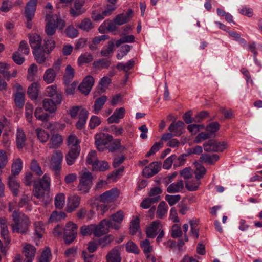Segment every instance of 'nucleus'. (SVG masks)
<instances>
[{"mask_svg": "<svg viewBox=\"0 0 262 262\" xmlns=\"http://www.w3.org/2000/svg\"><path fill=\"white\" fill-rule=\"evenodd\" d=\"M61 94H57L54 98V100L51 99H45L43 101V107L46 111L50 113H54L56 111L57 104L61 103L62 101Z\"/></svg>", "mask_w": 262, "mask_h": 262, "instance_id": "8", "label": "nucleus"}, {"mask_svg": "<svg viewBox=\"0 0 262 262\" xmlns=\"http://www.w3.org/2000/svg\"><path fill=\"white\" fill-rule=\"evenodd\" d=\"M200 180L195 179L194 180H188L185 182V187L189 191H193L198 190L200 185Z\"/></svg>", "mask_w": 262, "mask_h": 262, "instance_id": "37", "label": "nucleus"}, {"mask_svg": "<svg viewBox=\"0 0 262 262\" xmlns=\"http://www.w3.org/2000/svg\"><path fill=\"white\" fill-rule=\"evenodd\" d=\"M168 206L164 201H161L158 206L157 217L162 219L167 215Z\"/></svg>", "mask_w": 262, "mask_h": 262, "instance_id": "26", "label": "nucleus"}, {"mask_svg": "<svg viewBox=\"0 0 262 262\" xmlns=\"http://www.w3.org/2000/svg\"><path fill=\"white\" fill-rule=\"evenodd\" d=\"M227 146L225 142H218L215 140H210L203 145L204 150L207 152H222Z\"/></svg>", "mask_w": 262, "mask_h": 262, "instance_id": "6", "label": "nucleus"}, {"mask_svg": "<svg viewBox=\"0 0 262 262\" xmlns=\"http://www.w3.org/2000/svg\"><path fill=\"white\" fill-rule=\"evenodd\" d=\"M94 178L91 172L89 171H81L80 173L79 183L77 186V190L81 193H87L89 192L93 185Z\"/></svg>", "mask_w": 262, "mask_h": 262, "instance_id": "3", "label": "nucleus"}, {"mask_svg": "<svg viewBox=\"0 0 262 262\" xmlns=\"http://www.w3.org/2000/svg\"><path fill=\"white\" fill-rule=\"evenodd\" d=\"M109 165L107 162L104 161H98L97 162L94 164V166H93V168H92L93 170L95 171H105L108 169Z\"/></svg>", "mask_w": 262, "mask_h": 262, "instance_id": "48", "label": "nucleus"}, {"mask_svg": "<svg viewBox=\"0 0 262 262\" xmlns=\"http://www.w3.org/2000/svg\"><path fill=\"white\" fill-rule=\"evenodd\" d=\"M13 223L11 224L13 232L26 234L30 225L29 218L24 213L14 211L12 213Z\"/></svg>", "mask_w": 262, "mask_h": 262, "instance_id": "1", "label": "nucleus"}, {"mask_svg": "<svg viewBox=\"0 0 262 262\" xmlns=\"http://www.w3.org/2000/svg\"><path fill=\"white\" fill-rule=\"evenodd\" d=\"M191 226L190 235L193 238L196 239L199 238V228L198 227V221L190 220L189 222Z\"/></svg>", "mask_w": 262, "mask_h": 262, "instance_id": "45", "label": "nucleus"}, {"mask_svg": "<svg viewBox=\"0 0 262 262\" xmlns=\"http://www.w3.org/2000/svg\"><path fill=\"white\" fill-rule=\"evenodd\" d=\"M10 67L9 64L0 62V73L7 80L10 79V72L8 71Z\"/></svg>", "mask_w": 262, "mask_h": 262, "instance_id": "52", "label": "nucleus"}, {"mask_svg": "<svg viewBox=\"0 0 262 262\" xmlns=\"http://www.w3.org/2000/svg\"><path fill=\"white\" fill-rule=\"evenodd\" d=\"M80 233L83 236H88L95 232V225L91 224L88 226H83L80 228Z\"/></svg>", "mask_w": 262, "mask_h": 262, "instance_id": "51", "label": "nucleus"}, {"mask_svg": "<svg viewBox=\"0 0 262 262\" xmlns=\"http://www.w3.org/2000/svg\"><path fill=\"white\" fill-rule=\"evenodd\" d=\"M15 88L17 91L14 95V101L16 105L21 108L25 103V91L23 90L22 86L17 84L15 85Z\"/></svg>", "mask_w": 262, "mask_h": 262, "instance_id": "12", "label": "nucleus"}, {"mask_svg": "<svg viewBox=\"0 0 262 262\" xmlns=\"http://www.w3.org/2000/svg\"><path fill=\"white\" fill-rule=\"evenodd\" d=\"M98 161L96 152L95 151H91L87 156V163L89 165H91L92 168H93L94 164L97 162Z\"/></svg>", "mask_w": 262, "mask_h": 262, "instance_id": "57", "label": "nucleus"}, {"mask_svg": "<svg viewBox=\"0 0 262 262\" xmlns=\"http://www.w3.org/2000/svg\"><path fill=\"white\" fill-rule=\"evenodd\" d=\"M38 84L34 82L28 89V94L29 97L32 99H36L38 97Z\"/></svg>", "mask_w": 262, "mask_h": 262, "instance_id": "44", "label": "nucleus"}, {"mask_svg": "<svg viewBox=\"0 0 262 262\" xmlns=\"http://www.w3.org/2000/svg\"><path fill=\"white\" fill-rule=\"evenodd\" d=\"M75 75L74 69L70 66L68 65L66 68L65 73L63 76L64 82L66 84H69Z\"/></svg>", "mask_w": 262, "mask_h": 262, "instance_id": "34", "label": "nucleus"}, {"mask_svg": "<svg viewBox=\"0 0 262 262\" xmlns=\"http://www.w3.org/2000/svg\"><path fill=\"white\" fill-rule=\"evenodd\" d=\"M114 237L112 235H106L99 240V244L102 248H104L109 245L114 241Z\"/></svg>", "mask_w": 262, "mask_h": 262, "instance_id": "56", "label": "nucleus"}, {"mask_svg": "<svg viewBox=\"0 0 262 262\" xmlns=\"http://www.w3.org/2000/svg\"><path fill=\"white\" fill-rule=\"evenodd\" d=\"M140 247L147 257H149L150 253L153 250L152 246H151L149 241L147 239H145L141 241Z\"/></svg>", "mask_w": 262, "mask_h": 262, "instance_id": "38", "label": "nucleus"}, {"mask_svg": "<svg viewBox=\"0 0 262 262\" xmlns=\"http://www.w3.org/2000/svg\"><path fill=\"white\" fill-rule=\"evenodd\" d=\"M34 116L37 119L45 121H47L49 119V115L43 112V110L41 107H37L35 111Z\"/></svg>", "mask_w": 262, "mask_h": 262, "instance_id": "47", "label": "nucleus"}, {"mask_svg": "<svg viewBox=\"0 0 262 262\" xmlns=\"http://www.w3.org/2000/svg\"><path fill=\"white\" fill-rule=\"evenodd\" d=\"M220 128V125L217 122H213L209 124L206 127V130L211 136L213 134L217 132Z\"/></svg>", "mask_w": 262, "mask_h": 262, "instance_id": "59", "label": "nucleus"}, {"mask_svg": "<svg viewBox=\"0 0 262 262\" xmlns=\"http://www.w3.org/2000/svg\"><path fill=\"white\" fill-rule=\"evenodd\" d=\"M120 248L116 246L111 250L106 256V262H121Z\"/></svg>", "mask_w": 262, "mask_h": 262, "instance_id": "17", "label": "nucleus"}, {"mask_svg": "<svg viewBox=\"0 0 262 262\" xmlns=\"http://www.w3.org/2000/svg\"><path fill=\"white\" fill-rule=\"evenodd\" d=\"M37 0H30L26 4L25 14L27 18L32 20L36 11Z\"/></svg>", "mask_w": 262, "mask_h": 262, "instance_id": "20", "label": "nucleus"}, {"mask_svg": "<svg viewBox=\"0 0 262 262\" xmlns=\"http://www.w3.org/2000/svg\"><path fill=\"white\" fill-rule=\"evenodd\" d=\"M184 188L183 181L180 180L170 184L167 188V191L169 193H176L181 192Z\"/></svg>", "mask_w": 262, "mask_h": 262, "instance_id": "23", "label": "nucleus"}, {"mask_svg": "<svg viewBox=\"0 0 262 262\" xmlns=\"http://www.w3.org/2000/svg\"><path fill=\"white\" fill-rule=\"evenodd\" d=\"M126 251L130 253L137 254L139 253V249L137 246L132 241H129L126 245Z\"/></svg>", "mask_w": 262, "mask_h": 262, "instance_id": "64", "label": "nucleus"}, {"mask_svg": "<svg viewBox=\"0 0 262 262\" xmlns=\"http://www.w3.org/2000/svg\"><path fill=\"white\" fill-rule=\"evenodd\" d=\"M81 198L79 196L74 194L70 195L68 199L67 211L72 212L79 206Z\"/></svg>", "mask_w": 262, "mask_h": 262, "instance_id": "19", "label": "nucleus"}, {"mask_svg": "<svg viewBox=\"0 0 262 262\" xmlns=\"http://www.w3.org/2000/svg\"><path fill=\"white\" fill-rule=\"evenodd\" d=\"M35 233L38 238L42 237L45 232V225L41 221L35 222L34 223Z\"/></svg>", "mask_w": 262, "mask_h": 262, "instance_id": "40", "label": "nucleus"}, {"mask_svg": "<svg viewBox=\"0 0 262 262\" xmlns=\"http://www.w3.org/2000/svg\"><path fill=\"white\" fill-rule=\"evenodd\" d=\"M88 112L86 110H81L79 115V120L76 124L77 129H81L83 127L88 118Z\"/></svg>", "mask_w": 262, "mask_h": 262, "instance_id": "28", "label": "nucleus"}, {"mask_svg": "<svg viewBox=\"0 0 262 262\" xmlns=\"http://www.w3.org/2000/svg\"><path fill=\"white\" fill-rule=\"evenodd\" d=\"M26 136L24 131L18 128L16 132V144L18 148H22L25 145Z\"/></svg>", "mask_w": 262, "mask_h": 262, "instance_id": "25", "label": "nucleus"}, {"mask_svg": "<svg viewBox=\"0 0 262 262\" xmlns=\"http://www.w3.org/2000/svg\"><path fill=\"white\" fill-rule=\"evenodd\" d=\"M162 228L161 222L158 221L152 222L147 228L146 230V235L149 238H154Z\"/></svg>", "mask_w": 262, "mask_h": 262, "instance_id": "16", "label": "nucleus"}, {"mask_svg": "<svg viewBox=\"0 0 262 262\" xmlns=\"http://www.w3.org/2000/svg\"><path fill=\"white\" fill-rule=\"evenodd\" d=\"M162 192V190L160 187H155L151 188L149 191V198H150L152 200H154V203H157L161 199L160 194Z\"/></svg>", "mask_w": 262, "mask_h": 262, "instance_id": "31", "label": "nucleus"}, {"mask_svg": "<svg viewBox=\"0 0 262 262\" xmlns=\"http://www.w3.org/2000/svg\"><path fill=\"white\" fill-rule=\"evenodd\" d=\"M23 245V253L26 257L24 262H32L35 256L36 248L29 244L24 243Z\"/></svg>", "mask_w": 262, "mask_h": 262, "instance_id": "13", "label": "nucleus"}, {"mask_svg": "<svg viewBox=\"0 0 262 262\" xmlns=\"http://www.w3.org/2000/svg\"><path fill=\"white\" fill-rule=\"evenodd\" d=\"M22 168V160L19 158L14 159L11 166V172L12 174L14 176L18 174L21 171Z\"/></svg>", "mask_w": 262, "mask_h": 262, "instance_id": "32", "label": "nucleus"}, {"mask_svg": "<svg viewBox=\"0 0 262 262\" xmlns=\"http://www.w3.org/2000/svg\"><path fill=\"white\" fill-rule=\"evenodd\" d=\"M41 41L40 36L37 34H32L29 36V42L33 51L40 49Z\"/></svg>", "mask_w": 262, "mask_h": 262, "instance_id": "24", "label": "nucleus"}, {"mask_svg": "<svg viewBox=\"0 0 262 262\" xmlns=\"http://www.w3.org/2000/svg\"><path fill=\"white\" fill-rule=\"evenodd\" d=\"M65 203V196L63 193H59L55 198V206L56 208L61 209Z\"/></svg>", "mask_w": 262, "mask_h": 262, "instance_id": "53", "label": "nucleus"}, {"mask_svg": "<svg viewBox=\"0 0 262 262\" xmlns=\"http://www.w3.org/2000/svg\"><path fill=\"white\" fill-rule=\"evenodd\" d=\"M63 157L62 153L58 150L54 151L51 157L50 161L51 168L56 176L60 173Z\"/></svg>", "mask_w": 262, "mask_h": 262, "instance_id": "5", "label": "nucleus"}, {"mask_svg": "<svg viewBox=\"0 0 262 262\" xmlns=\"http://www.w3.org/2000/svg\"><path fill=\"white\" fill-rule=\"evenodd\" d=\"M51 183V179L48 174L45 173L38 183L34 184V195L37 199L43 198L45 192L49 191Z\"/></svg>", "mask_w": 262, "mask_h": 262, "instance_id": "2", "label": "nucleus"}, {"mask_svg": "<svg viewBox=\"0 0 262 262\" xmlns=\"http://www.w3.org/2000/svg\"><path fill=\"white\" fill-rule=\"evenodd\" d=\"M38 139L42 143L46 142L49 139V134L45 130L40 128H38L36 130Z\"/></svg>", "mask_w": 262, "mask_h": 262, "instance_id": "50", "label": "nucleus"}, {"mask_svg": "<svg viewBox=\"0 0 262 262\" xmlns=\"http://www.w3.org/2000/svg\"><path fill=\"white\" fill-rule=\"evenodd\" d=\"M8 184L10 189L13 192V194L16 196L18 194V190L20 186L14 176H10L9 177Z\"/></svg>", "mask_w": 262, "mask_h": 262, "instance_id": "27", "label": "nucleus"}, {"mask_svg": "<svg viewBox=\"0 0 262 262\" xmlns=\"http://www.w3.org/2000/svg\"><path fill=\"white\" fill-rule=\"evenodd\" d=\"M140 219L136 217L130 222V233L132 235L135 234L139 229Z\"/></svg>", "mask_w": 262, "mask_h": 262, "instance_id": "55", "label": "nucleus"}, {"mask_svg": "<svg viewBox=\"0 0 262 262\" xmlns=\"http://www.w3.org/2000/svg\"><path fill=\"white\" fill-rule=\"evenodd\" d=\"M95 145L100 151H103L105 146L113 139V137L106 133H100L95 135Z\"/></svg>", "mask_w": 262, "mask_h": 262, "instance_id": "7", "label": "nucleus"}, {"mask_svg": "<svg viewBox=\"0 0 262 262\" xmlns=\"http://www.w3.org/2000/svg\"><path fill=\"white\" fill-rule=\"evenodd\" d=\"M171 232V236L173 238L180 237L182 235L181 226L178 224H175L172 226Z\"/></svg>", "mask_w": 262, "mask_h": 262, "instance_id": "58", "label": "nucleus"}, {"mask_svg": "<svg viewBox=\"0 0 262 262\" xmlns=\"http://www.w3.org/2000/svg\"><path fill=\"white\" fill-rule=\"evenodd\" d=\"M45 52L49 53L55 48V42L52 38H46L43 45Z\"/></svg>", "mask_w": 262, "mask_h": 262, "instance_id": "54", "label": "nucleus"}, {"mask_svg": "<svg viewBox=\"0 0 262 262\" xmlns=\"http://www.w3.org/2000/svg\"><path fill=\"white\" fill-rule=\"evenodd\" d=\"M219 159V156L216 154L209 155L207 154H203L200 157L201 160L208 164H212L217 161Z\"/></svg>", "mask_w": 262, "mask_h": 262, "instance_id": "43", "label": "nucleus"}, {"mask_svg": "<svg viewBox=\"0 0 262 262\" xmlns=\"http://www.w3.org/2000/svg\"><path fill=\"white\" fill-rule=\"evenodd\" d=\"M31 170L37 175L40 176L43 173L38 162L35 159L32 160L30 164Z\"/></svg>", "mask_w": 262, "mask_h": 262, "instance_id": "49", "label": "nucleus"}, {"mask_svg": "<svg viewBox=\"0 0 262 262\" xmlns=\"http://www.w3.org/2000/svg\"><path fill=\"white\" fill-rule=\"evenodd\" d=\"M77 229V225L72 222H69L66 224L64 229V238L67 244H70L75 239Z\"/></svg>", "mask_w": 262, "mask_h": 262, "instance_id": "4", "label": "nucleus"}, {"mask_svg": "<svg viewBox=\"0 0 262 262\" xmlns=\"http://www.w3.org/2000/svg\"><path fill=\"white\" fill-rule=\"evenodd\" d=\"M65 33L70 38L76 37L78 34V30L73 25L68 26L66 29Z\"/></svg>", "mask_w": 262, "mask_h": 262, "instance_id": "60", "label": "nucleus"}, {"mask_svg": "<svg viewBox=\"0 0 262 262\" xmlns=\"http://www.w3.org/2000/svg\"><path fill=\"white\" fill-rule=\"evenodd\" d=\"M56 74L54 69H47L43 75V79L47 83H51L55 80Z\"/></svg>", "mask_w": 262, "mask_h": 262, "instance_id": "39", "label": "nucleus"}, {"mask_svg": "<svg viewBox=\"0 0 262 262\" xmlns=\"http://www.w3.org/2000/svg\"><path fill=\"white\" fill-rule=\"evenodd\" d=\"M165 199L167 201L170 206H173L178 203L181 199V196L179 194L177 195H169L167 194L165 196Z\"/></svg>", "mask_w": 262, "mask_h": 262, "instance_id": "63", "label": "nucleus"}, {"mask_svg": "<svg viewBox=\"0 0 262 262\" xmlns=\"http://www.w3.org/2000/svg\"><path fill=\"white\" fill-rule=\"evenodd\" d=\"M94 84V78L91 75L86 76L78 86V90L83 94L86 95L90 92Z\"/></svg>", "mask_w": 262, "mask_h": 262, "instance_id": "11", "label": "nucleus"}, {"mask_svg": "<svg viewBox=\"0 0 262 262\" xmlns=\"http://www.w3.org/2000/svg\"><path fill=\"white\" fill-rule=\"evenodd\" d=\"M184 125V123L182 121L172 122L168 127V130L174 136H180L183 133Z\"/></svg>", "mask_w": 262, "mask_h": 262, "instance_id": "18", "label": "nucleus"}, {"mask_svg": "<svg viewBox=\"0 0 262 262\" xmlns=\"http://www.w3.org/2000/svg\"><path fill=\"white\" fill-rule=\"evenodd\" d=\"M62 141L63 139L61 135L59 134L54 135L51 138L49 147L50 148H57L61 145Z\"/></svg>", "mask_w": 262, "mask_h": 262, "instance_id": "33", "label": "nucleus"}, {"mask_svg": "<svg viewBox=\"0 0 262 262\" xmlns=\"http://www.w3.org/2000/svg\"><path fill=\"white\" fill-rule=\"evenodd\" d=\"M124 218L123 212L121 210L117 211L116 213L111 215L112 220H110L112 226V228L118 229L120 228V224Z\"/></svg>", "mask_w": 262, "mask_h": 262, "instance_id": "22", "label": "nucleus"}, {"mask_svg": "<svg viewBox=\"0 0 262 262\" xmlns=\"http://www.w3.org/2000/svg\"><path fill=\"white\" fill-rule=\"evenodd\" d=\"M77 27L83 31L89 32L94 26L91 20L88 18L83 19Z\"/></svg>", "mask_w": 262, "mask_h": 262, "instance_id": "35", "label": "nucleus"}, {"mask_svg": "<svg viewBox=\"0 0 262 262\" xmlns=\"http://www.w3.org/2000/svg\"><path fill=\"white\" fill-rule=\"evenodd\" d=\"M93 60V55L90 53L86 52L81 54L78 58L77 62L79 66H82L92 62Z\"/></svg>", "mask_w": 262, "mask_h": 262, "instance_id": "36", "label": "nucleus"}, {"mask_svg": "<svg viewBox=\"0 0 262 262\" xmlns=\"http://www.w3.org/2000/svg\"><path fill=\"white\" fill-rule=\"evenodd\" d=\"M106 100L107 97L105 96H102L96 100L94 106V111L95 114H98L99 112Z\"/></svg>", "mask_w": 262, "mask_h": 262, "instance_id": "42", "label": "nucleus"}, {"mask_svg": "<svg viewBox=\"0 0 262 262\" xmlns=\"http://www.w3.org/2000/svg\"><path fill=\"white\" fill-rule=\"evenodd\" d=\"M161 163L154 162L149 164L148 166L144 168L143 171L144 175L148 178L157 174L161 168Z\"/></svg>", "mask_w": 262, "mask_h": 262, "instance_id": "15", "label": "nucleus"}, {"mask_svg": "<svg viewBox=\"0 0 262 262\" xmlns=\"http://www.w3.org/2000/svg\"><path fill=\"white\" fill-rule=\"evenodd\" d=\"M114 43L112 41H110L107 45L103 47L101 51V55L103 57H107L112 54L114 51Z\"/></svg>", "mask_w": 262, "mask_h": 262, "instance_id": "41", "label": "nucleus"}, {"mask_svg": "<svg viewBox=\"0 0 262 262\" xmlns=\"http://www.w3.org/2000/svg\"><path fill=\"white\" fill-rule=\"evenodd\" d=\"M125 110L123 107L115 110L114 113L107 119L108 123H118L120 119L124 116Z\"/></svg>", "mask_w": 262, "mask_h": 262, "instance_id": "21", "label": "nucleus"}, {"mask_svg": "<svg viewBox=\"0 0 262 262\" xmlns=\"http://www.w3.org/2000/svg\"><path fill=\"white\" fill-rule=\"evenodd\" d=\"M66 214L63 212H58L55 211L52 212L49 218V221L50 222H56L65 219Z\"/></svg>", "mask_w": 262, "mask_h": 262, "instance_id": "46", "label": "nucleus"}, {"mask_svg": "<svg viewBox=\"0 0 262 262\" xmlns=\"http://www.w3.org/2000/svg\"><path fill=\"white\" fill-rule=\"evenodd\" d=\"M110 65V61L104 58L97 60L93 63V68L98 70H101L103 69H107Z\"/></svg>", "mask_w": 262, "mask_h": 262, "instance_id": "29", "label": "nucleus"}, {"mask_svg": "<svg viewBox=\"0 0 262 262\" xmlns=\"http://www.w3.org/2000/svg\"><path fill=\"white\" fill-rule=\"evenodd\" d=\"M68 145L69 149H80L79 143L80 141L73 134H70L67 139Z\"/></svg>", "mask_w": 262, "mask_h": 262, "instance_id": "30", "label": "nucleus"}, {"mask_svg": "<svg viewBox=\"0 0 262 262\" xmlns=\"http://www.w3.org/2000/svg\"><path fill=\"white\" fill-rule=\"evenodd\" d=\"M134 65V61L133 60H129L126 63H119L117 65V68L123 70L125 72H127L130 70Z\"/></svg>", "mask_w": 262, "mask_h": 262, "instance_id": "61", "label": "nucleus"}, {"mask_svg": "<svg viewBox=\"0 0 262 262\" xmlns=\"http://www.w3.org/2000/svg\"><path fill=\"white\" fill-rule=\"evenodd\" d=\"M45 20L48 24L57 25L60 30L62 29L66 25L64 20L61 18L59 14H53L51 11L46 12Z\"/></svg>", "mask_w": 262, "mask_h": 262, "instance_id": "9", "label": "nucleus"}, {"mask_svg": "<svg viewBox=\"0 0 262 262\" xmlns=\"http://www.w3.org/2000/svg\"><path fill=\"white\" fill-rule=\"evenodd\" d=\"M119 195V192L116 188L112 189L102 194L100 199L103 203H110L114 201Z\"/></svg>", "mask_w": 262, "mask_h": 262, "instance_id": "14", "label": "nucleus"}, {"mask_svg": "<svg viewBox=\"0 0 262 262\" xmlns=\"http://www.w3.org/2000/svg\"><path fill=\"white\" fill-rule=\"evenodd\" d=\"M38 70L37 66L35 64H32L28 70L27 79L32 81Z\"/></svg>", "mask_w": 262, "mask_h": 262, "instance_id": "62", "label": "nucleus"}, {"mask_svg": "<svg viewBox=\"0 0 262 262\" xmlns=\"http://www.w3.org/2000/svg\"><path fill=\"white\" fill-rule=\"evenodd\" d=\"M111 228H112V226L110 220L105 219L98 225H95L94 235L96 237H100L107 233Z\"/></svg>", "mask_w": 262, "mask_h": 262, "instance_id": "10", "label": "nucleus"}]
</instances>
